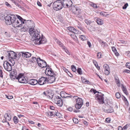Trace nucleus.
Masks as SVG:
<instances>
[{"mask_svg": "<svg viewBox=\"0 0 130 130\" xmlns=\"http://www.w3.org/2000/svg\"><path fill=\"white\" fill-rule=\"evenodd\" d=\"M30 35L32 37V40L35 44L39 45L44 44L46 42V39L45 38L42 37L41 38L40 35L37 30H35L33 28H31L29 30Z\"/></svg>", "mask_w": 130, "mask_h": 130, "instance_id": "nucleus-1", "label": "nucleus"}, {"mask_svg": "<svg viewBox=\"0 0 130 130\" xmlns=\"http://www.w3.org/2000/svg\"><path fill=\"white\" fill-rule=\"evenodd\" d=\"M17 71L15 69L12 70L11 73V77L12 80H13L14 79H16L18 80V82L21 83H26L27 82L26 79L23 76V74L20 73L17 76Z\"/></svg>", "mask_w": 130, "mask_h": 130, "instance_id": "nucleus-2", "label": "nucleus"}, {"mask_svg": "<svg viewBox=\"0 0 130 130\" xmlns=\"http://www.w3.org/2000/svg\"><path fill=\"white\" fill-rule=\"evenodd\" d=\"M16 17L14 14H9L6 16L5 18L6 24L7 25L12 24L14 27H20L21 25H16L15 22Z\"/></svg>", "mask_w": 130, "mask_h": 130, "instance_id": "nucleus-3", "label": "nucleus"}, {"mask_svg": "<svg viewBox=\"0 0 130 130\" xmlns=\"http://www.w3.org/2000/svg\"><path fill=\"white\" fill-rule=\"evenodd\" d=\"M111 102H108L106 101H105L104 103L106 106L104 109V111L107 113H110L113 112L114 110L113 108L111 106L112 105V103H110Z\"/></svg>", "mask_w": 130, "mask_h": 130, "instance_id": "nucleus-4", "label": "nucleus"}, {"mask_svg": "<svg viewBox=\"0 0 130 130\" xmlns=\"http://www.w3.org/2000/svg\"><path fill=\"white\" fill-rule=\"evenodd\" d=\"M53 4V8L56 11L60 10L63 7L62 1L61 0L56 1L54 2Z\"/></svg>", "mask_w": 130, "mask_h": 130, "instance_id": "nucleus-5", "label": "nucleus"}, {"mask_svg": "<svg viewBox=\"0 0 130 130\" xmlns=\"http://www.w3.org/2000/svg\"><path fill=\"white\" fill-rule=\"evenodd\" d=\"M54 101L55 103L57 104L59 106L61 107L62 105V101L61 98L58 96H54Z\"/></svg>", "mask_w": 130, "mask_h": 130, "instance_id": "nucleus-6", "label": "nucleus"}, {"mask_svg": "<svg viewBox=\"0 0 130 130\" xmlns=\"http://www.w3.org/2000/svg\"><path fill=\"white\" fill-rule=\"evenodd\" d=\"M98 91V102L99 104H102L104 103V94L102 93L103 91L99 90Z\"/></svg>", "mask_w": 130, "mask_h": 130, "instance_id": "nucleus-7", "label": "nucleus"}, {"mask_svg": "<svg viewBox=\"0 0 130 130\" xmlns=\"http://www.w3.org/2000/svg\"><path fill=\"white\" fill-rule=\"evenodd\" d=\"M63 7L69 8L72 4V2L71 0H63L62 1Z\"/></svg>", "mask_w": 130, "mask_h": 130, "instance_id": "nucleus-8", "label": "nucleus"}, {"mask_svg": "<svg viewBox=\"0 0 130 130\" xmlns=\"http://www.w3.org/2000/svg\"><path fill=\"white\" fill-rule=\"evenodd\" d=\"M3 66L4 69L8 71H10L12 70V67L10 62L7 61H4Z\"/></svg>", "mask_w": 130, "mask_h": 130, "instance_id": "nucleus-9", "label": "nucleus"}, {"mask_svg": "<svg viewBox=\"0 0 130 130\" xmlns=\"http://www.w3.org/2000/svg\"><path fill=\"white\" fill-rule=\"evenodd\" d=\"M17 16L18 18V19H17L16 18L15 22L17 23L16 24V25H21L20 27H21L22 26L23 24H24V21H23V19L20 16L17 15Z\"/></svg>", "mask_w": 130, "mask_h": 130, "instance_id": "nucleus-10", "label": "nucleus"}, {"mask_svg": "<svg viewBox=\"0 0 130 130\" xmlns=\"http://www.w3.org/2000/svg\"><path fill=\"white\" fill-rule=\"evenodd\" d=\"M18 55L19 56L18 58L19 59L21 56L27 58H29L31 56V54L28 52H20L19 53Z\"/></svg>", "mask_w": 130, "mask_h": 130, "instance_id": "nucleus-11", "label": "nucleus"}, {"mask_svg": "<svg viewBox=\"0 0 130 130\" xmlns=\"http://www.w3.org/2000/svg\"><path fill=\"white\" fill-rule=\"evenodd\" d=\"M83 105V102L82 99L80 98L78 99L76 101V104L75 106L77 109H80Z\"/></svg>", "mask_w": 130, "mask_h": 130, "instance_id": "nucleus-12", "label": "nucleus"}, {"mask_svg": "<svg viewBox=\"0 0 130 130\" xmlns=\"http://www.w3.org/2000/svg\"><path fill=\"white\" fill-rule=\"evenodd\" d=\"M7 52L8 54V56L9 59H15L17 57L16 54L13 51H8Z\"/></svg>", "mask_w": 130, "mask_h": 130, "instance_id": "nucleus-13", "label": "nucleus"}, {"mask_svg": "<svg viewBox=\"0 0 130 130\" xmlns=\"http://www.w3.org/2000/svg\"><path fill=\"white\" fill-rule=\"evenodd\" d=\"M48 81L47 78L42 77L39 79V84L40 85H42L46 83Z\"/></svg>", "mask_w": 130, "mask_h": 130, "instance_id": "nucleus-14", "label": "nucleus"}, {"mask_svg": "<svg viewBox=\"0 0 130 130\" xmlns=\"http://www.w3.org/2000/svg\"><path fill=\"white\" fill-rule=\"evenodd\" d=\"M38 64L39 66L42 68L45 67L46 66V63L44 60L40 58H39V61H38Z\"/></svg>", "mask_w": 130, "mask_h": 130, "instance_id": "nucleus-15", "label": "nucleus"}, {"mask_svg": "<svg viewBox=\"0 0 130 130\" xmlns=\"http://www.w3.org/2000/svg\"><path fill=\"white\" fill-rule=\"evenodd\" d=\"M2 122H7L10 121L11 118V117L10 115H9L8 113H5L4 115V117L3 118Z\"/></svg>", "mask_w": 130, "mask_h": 130, "instance_id": "nucleus-16", "label": "nucleus"}, {"mask_svg": "<svg viewBox=\"0 0 130 130\" xmlns=\"http://www.w3.org/2000/svg\"><path fill=\"white\" fill-rule=\"evenodd\" d=\"M103 67L104 68L105 74L106 75H108L110 73V68L107 64H104L103 65Z\"/></svg>", "mask_w": 130, "mask_h": 130, "instance_id": "nucleus-17", "label": "nucleus"}, {"mask_svg": "<svg viewBox=\"0 0 130 130\" xmlns=\"http://www.w3.org/2000/svg\"><path fill=\"white\" fill-rule=\"evenodd\" d=\"M45 74L47 75L53 76V74L54 73L51 69H49V68H46L45 71Z\"/></svg>", "mask_w": 130, "mask_h": 130, "instance_id": "nucleus-18", "label": "nucleus"}, {"mask_svg": "<svg viewBox=\"0 0 130 130\" xmlns=\"http://www.w3.org/2000/svg\"><path fill=\"white\" fill-rule=\"evenodd\" d=\"M60 95L62 98H67L68 97L71 98L72 96V95L67 94L65 92L62 91L60 93Z\"/></svg>", "mask_w": 130, "mask_h": 130, "instance_id": "nucleus-19", "label": "nucleus"}, {"mask_svg": "<svg viewBox=\"0 0 130 130\" xmlns=\"http://www.w3.org/2000/svg\"><path fill=\"white\" fill-rule=\"evenodd\" d=\"M72 11L74 14H78L80 13V10L78 8L74 7L72 8Z\"/></svg>", "mask_w": 130, "mask_h": 130, "instance_id": "nucleus-20", "label": "nucleus"}, {"mask_svg": "<svg viewBox=\"0 0 130 130\" xmlns=\"http://www.w3.org/2000/svg\"><path fill=\"white\" fill-rule=\"evenodd\" d=\"M27 82L25 83H28V84L32 85H35L37 84L38 83L37 81L35 79H30L27 81L26 80Z\"/></svg>", "mask_w": 130, "mask_h": 130, "instance_id": "nucleus-21", "label": "nucleus"}, {"mask_svg": "<svg viewBox=\"0 0 130 130\" xmlns=\"http://www.w3.org/2000/svg\"><path fill=\"white\" fill-rule=\"evenodd\" d=\"M121 88L123 92L126 95H128V93L127 92V89L124 86L123 84H121Z\"/></svg>", "mask_w": 130, "mask_h": 130, "instance_id": "nucleus-22", "label": "nucleus"}, {"mask_svg": "<svg viewBox=\"0 0 130 130\" xmlns=\"http://www.w3.org/2000/svg\"><path fill=\"white\" fill-rule=\"evenodd\" d=\"M56 42L63 49H65V47L63 45V44L61 43L60 41L56 39L55 40Z\"/></svg>", "mask_w": 130, "mask_h": 130, "instance_id": "nucleus-23", "label": "nucleus"}, {"mask_svg": "<svg viewBox=\"0 0 130 130\" xmlns=\"http://www.w3.org/2000/svg\"><path fill=\"white\" fill-rule=\"evenodd\" d=\"M100 44L101 45L102 47H104L106 46L107 44L106 43L103 42L102 40H101L100 39L99 40Z\"/></svg>", "mask_w": 130, "mask_h": 130, "instance_id": "nucleus-24", "label": "nucleus"}, {"mask_svg": "<svg viewBox=\"0 0 130 130\" xmlns=\"http://www.w3.org/2000/svg\"><path fill=\"white\" fill-rule=\"evenodd\" d=\"M115 82L117 86L119 87H120V82L118 78L117 77L115 78Z\"/></svg>", "mask_w": 130, "mask_h": 130, "instance_id": "nucleus-25", "label": "nucleus"}, {"mask_svg": "<svg viewBox=\"0 0 130 130\" xmlns=\"http://www.w3.org/2000/svg\"><path fill=\"white\" fill-rule=\"evenodd\" d=\"M55 111L56 112L55 115L58 118H60L62 117L61 115L58 112L57 110H55Z\"/></svg>", "mask_w": 130, "mask_h": 130, "instance_id": "nucleus-26", "label": "nucleus"}, {"mask_svg": "<svg viewBox=\"0 0 130 130\" xmlns=\"http://www.w3.org/2000/svg\"><path fill=\"white\" fill-rule=\"evenodd\" d=\"M39 58H40L39 57H38L37 58H36L35 57H32V61L33 62H37L38 63V61H39Z\"/></svg>", "mask_w": 130, "mask_h": 130, "instance_id": "nucleus-27", "label": "nucleus"}, {"mask_svg": "<svg viewBox=\"0 0 130 130\" xmlns=\"http://www.w3.org/2000/svg\"><path fill=\"white\" fill-rule=\"evenodd\" d=\"M56 112L55 111L50 112L48 113V116H49L51 117L52 116H55Z\"/></svg>", "mask_w": 130, "mask_h": 130, "instance_id": "nucleus-28", "label": "nucleus"}, {"mask_svg": "<svg viewBox=\"0 0 130 130\" xmlns=\"http://www.w3.org/2000/svg\"><path fill=\"white\" fill-rule=\"evenodd\" d=\"M67 29L72 32H73L74 30H75V28L73 27H68L67 28Z\"/></svg>", "mask_w": 130, "mask_h": 130, "instance_id": "nucleus-29", "label": "nucleus"}, {"mask_svg": "<svg viewBox=\"0 0 130 130\" xmlns=\"http://www.w3.org/2000/svg\"><path fill=\"white\" fill-rule=\"evenodd\" d=\"M13 59H11L9 60V62H10V64H11L12 66L14 65L15 63V61Z\"/></svg>", "mask_w": 130, "mask_h": 130, "instance_id": "nucleus-30", "label": "nucleus"}, {"mask_svg": "<svg viewBox=\"0 0 130 130\" xmlns=\"http://www.w3.org/2000/svg\"><path fill=\"white\" fill-rule=\"evenodd\" d=\"M13 120L14 123L15 124L17 123L19 121L18 118L16 116H14L13 117Z\"/></svg>", "mask_w": 130, "mask_h": 130, "instance_id": "nucleus-31", "label": "nucleus"}, {"mask_svg": "<svg viewBox=\"0 0 130 130\" xmlns=\"http://www.w3.org/2000/svg\"><path fill=\"white\" fill-rule=\"evenodd\" d=\"M103 24V20H102L98 18V25H102Z\"/></svg>", "mask_w": 130, "mask_h": 130, "instance_id": "nucleus-32", "label": "nucleus"}, {"mask_svg": "<svg viewBox=\"0 0 130 130\" xmlns=\"http://www.w3.org/2000/svg\"><path fill=\"white\" fill-rule=\"evenodd\" d=\"M80 38L83 40H84L86 39V37L83 35H81L80 36Z\"/></svg>", "mask_w": 130, "mask_h": 130, "instance_id": "nucleus-33", "label": "nucleus"}, {"mask_svg": "<svg viewBox=\"0 0 130 130\" xmlns=\"http://www.w3.org/2000/svg\"><path fill=\"white\" fill-rule=\"evenodd\" d=\"M116 96L117 99L120 98L121 97V95L119 92H117L115 94Z\"/></svg>", "mask_w": 130, "mask_h": 130, "instance_id": "nucleus-34", "label": "nucleus"}, {"mask_svg": "<svg viewBox=\"0 0 130 130\" xmlns=\"http://www.w3.org/2000/svg\"><path fill=\"white\" fill-rule=\"evenodd\" d=\"M73 120L74 122L76 124H77L78 123V120L76 118H73Z\"/></svg>", "mask_w": 130, "mask_h": 130, "instance_id": "nucleus-35", "label": "nucleus"}, {"mask_svg": "<svg viewBox=\"0 0 130 130\" xmlns=\"http://www.w3.org/2000/svg\"><path fill=\"white\" fill-rule=\"evenodd\" d=\"M77 72L80 75H81L82 74V71L81 70V69L80 68H78L77 70Z\"/></svg>", "mask_w": 130, "mask_h": 130, "instance_id": "nucleus-36", "label": "nucleus"}, {"mask_svg": "<svg viewBox=\"0 0 130 130\" xmlns=\"http://www.w3.org/2000/svg\"><path fill=\"white\" fill-rule=\"evenodd\" d=\"M103 55L102 53L100 52H98V58H101L103 57Z\"/></svg>", "mask_w": 130, "mask_h": 130, "instance_id": "nucleus-37", "label": "nucleus"}, {"mask_svg": "<svg viewBox=\"0 0 130 130\" xmlns=\"http://www.w3.org/2000/svg\"><path fill=\"white\" fill-rule=\"evenodd\" d=\"M27 28L25 27H23L21 29V31H27Z\"/></svg>", "mask_w": 130, "mask_h": 130, "instance_id": "nucleus-38", "label": "nucleus"}, {"mask_svg": "<svg viewBox=\"0 0 130 130\" xmlns=\"http://www.w3.org/2000/svg\"><path fill=\"white\" fill-rule=\"evenodd\" d=\"M71 67V68L72 69V71L74 72H75L76 70V68L74 67V66L73 65Z\"/></svg>", "mask_w": 130, "mask_h": 130, "instance_id": "nucleus-39", "label": "nucleus"}, {"mask_svg": "<svg viewBox=\"0 0 130 130\" xmlns=\"http://www.w3.org/2000/svg\"><path fill=\"white\" fill-rule=\"evenodd\" d=\"M73 33L76 34H78L80 33V32L78 30H77L75 28V30H74Z\"/></svg>", "mask_w": 130, "mask_h": 130, "instance_id": "nucleus-40", "label": "nucleus"}, {"mask_svg": "<svg viewBox=\"0 0 130 130\" xmlns=\"http://www.w3.org/2000/svg\"><path fill=\"white\" fill-rule=\"evenodd\" d=\"M90 92H93L94 94H95L96 93L98 92V91L93 89H91L90 90Z\"/></svg>", "mask_w": 130, "mask_h": 130, "instance_id": "nucleus-41", "label": "nucleus"}, {"mask_svg": "<svg viewBox=\"0 0 130 130\" xmlns=\"http://www.w3.org/2000/svg\"><path fill=\"white\" fill-rule=\"evenodd\" d=\"M93 62L96 68H98V63L95 60H93Z\"/></svg>", "mask_w": 130, "mask_h": 130, "instance_id": "nucleus-42", "label": "nucleus"}, {"mask_svg": "<svg viewBox=\"0 0 130 130\" xmlns=\"http://www.w3.org/2000/svg\"><path fill=\"white\" fill-rule=\"evenodd\" d=\"M111 119L109 118H108L106 119L105 121L106 122L109 123Z\"/></svg>", "mask_w": 130, "mask_h": 130, "instance_id": "nucleus-43", "label": "nucleus"}, {"mask_svg": "<svg viewBox=\"0 0 130 130\" xmlns=\"http://www.w3.org/2000/svg\"><path fill=\"white\" fill-rule=\"evenodd\" d=\"M125 65L127 68L129 69V68H130V62H127Z\"/></svg>", "mask_w": 130, "mask_h": 130, "instance_id": "nucleus-44", "label": "nucleus"}, {"mask_svg": "<svg viewBox=\"0 0 130 130\" xmlns=\"http://www.w3.org/2000/svg\"><path fill=\"white\" fill-rule=\"evenodd\" d=\"M128 6V4L127 3H126V4H125L124 6L122 7V8L123 9H125L127 8Z\"/></svg>", "mask_w": 130, "mask_h": 130, "instance_id": "nucleus-45", "label": "nucleus"}, {"mask_svg": "<svg viewBox=\"0 0 130 130\" xmlns=\"http://www.w3.org/2000/svg\"><path fill=\"white\" fill-rule=\"evenodd\" d=\"M5 5L7 6L9 8H11L10 5L7 2H5Z\"/></svg>", "mask_w": 130, "mask_h": 130, "instance_id": "nucleus-46", "label": "nucleus"}, {"mask_svg": "<svg viewBox=\"0 0 130 130\" xmlns=\"http://www.w3.org/2000/svg\"><path fill=\"white\" fill-rule=\"evenodd\" d=\"M62 69L66 72L67 73V71H68L67 69L66 68L64 67H62Z\"/></svg>", "mask_w": 130, "mask_h": 130, "instance_id": "nucleus-47", "label": "nucleus"}, {"mask_svg": "<svg viewBox=\"0 0 130 130\" xmlns=\"http://www.w3.org/2000/svg\"><path fill=\"white\" fill-rule=\"evenodd\" d=\"M121 97L122 98V99L124 101H127V99H126V98H125V97L123 95H122L121 96Z\"/></svg>", "mask_w": 130, "mask_h": 130, "instance_id": "nucleus-48", "label": "nucleus"}, {"mask_svg": "<svg viewBox=\"0 0 130 130\" xmlns=\"http://www.w3.org/2000/svg\"><path fill=\"white\" fill-rule=\"evenodd\" d=\"M112 49L114 53H115L117 51L116 48L114 47H112Z\"/></svg>", "mask_w": 130, "mask_h": 130, "instance_id": "nucleus-49", "label": "nucleus"}, {"mask_svg": "<svg viewBox=\"0 0 130 130\" xmlns=\"http://www.w3.org/2000/svg\"><path fill=\"white\" fill-rule=\"evenodd\" d=\"M6 97L7 98L9 99H12L13 98L12 96H7L6 95Z\"/></svg>", "mask_w": 130, "mask_h": 130, "instance_id": "nucleus-50", "label": "nucleus"}, {"mask_svg": "<svg viewBox=\"0 0 130 130\" xmlns=\"http://www.w3.org/2000/svg\"><path fill=\"white\" fill-rule=\"evenodd\" d=\"M73 98L74 99H75V100H77L78 99H80V98H79L77 96H74L73 97Z\"/></svg>", "mask_w": 130, "mask_h": 130, "instance_id": "nucleus-51", "label": "nucleus"}, {"mask_svg": "<svg viewBox=\"0 0 130 130\" xmlns=\"http://www.w3.org/2000/svg\"><path fill=\"white\" fill-rule=\"evenodd\" d=\"M124 72L129 73L130 72V71L128 70H125L123 71Z\"/></svg>", "mask_w": 130, "mask_h": 130, "instance_id": "nucleus-52", "label": "nucleus"}, {"mask_svg": "<svg viewBox=\"0 0 130 130\" xmlns=\"http://www.w3.org/2000/svg\"><path fill=\"white\" fill-rule=\"evenodd\" d=\"M68 110L70 111H72L73 109L72 107H70L68 108Z\"/></svg>", "mask_w": 130, "mask_h": 130, "instance_id": "nucleus-53", "label": "nucleus"}, {"mask_svg": "<svg viewBox=\"0 0 130 130\" xmlns=\"http://www.w3.org/2000/svg\"><path fill=\"white\" fill-rule=\"evenodd\" d=\"M65 49H64L65 51L67 53L68 55H70V53L69 52V51L67 50H66V48L65 47Z\"/></svg>", "mask_w": 130, "mask_h": 130, "instance_id": "nucleus-54", "label": "nucleus"}, {"mask_svg": "<svg viewBox=\"0 0 130 130\" xmlns=\"http://www.w3.org/2000/svg\"><path fill=\"white\" fill-rule=\"evenodd\" d=\"M91 5L92 7H93L94 8H96L97 7V6L96 4H92Z\"/></svg>", "mask_w": 130, "mask_h": 130, "instance_id": "nucleus-55", "label": "nucleus"}, {"mask_svg": "<svg viewBox=\"0 0 130 130\" xmlns=\"http://www.w3.org/2000/svg\"><path fill=\"white\" fill-rule=\"evenodd\" d=\"M87 44L89 46V47H90L91 46V44L90 42L89 41H88L87 42Z\"/></svg>", "mask_w": 130, "mask_h": 130, "instance_id": "nucleus-56", "label": "nucleus"}, {"mask_svg": "<svg viewBox=\"0 0 130 130\" xmlns=\"http://www.w3.org/2000/svg\"><path fill=\"white\" fill-rule=\"evenodd\" d=\"M50 109L52 110H54L55 108L53 106H50Z\"/></svg>", "mask_w": 130, "mask_h": 130, "instance_id": "nucleus-57", "label": "nucleus"}, {"mask_svg": "<svg viewBox=\"0 0 130 130\" xmlns=\"http://www.w3.org/2000/svg\"><path fill=\"white\" fill-rule=\"evenodd\" d=\"M104 13H105V12H100V15H102L103 16H105Z\"/></svg>", "mask_w": 130, "mask_h": 130, "instance_id": "nucleus-58", "label": "nucleus"}, {"mask_svg": "<svg viewBox=\"0 0 130 130\" xmlns=\"http://www.w3.org/2000/svg\"><path fill=\"white\" fill-rule=\"evenodd\" d=\"M127 125H125L123 127V128H122L123 130H126V129L127 128Z\"/></svg>", "mask_w": 130, "mask_h": 130, "instance_id": "nucleus-59", "label": "nucleus"}, {"mask_svg": "<svg viewBox=\"0 0 130 130\" xmlns=\"http://www.w3.org/2000/svg\"><path fill=\"white\" fill-rule=\"evenodd\" d=\"M82 82L83 83L85 80H86V79L84 77H82Z\"/></svg>", "mask_w": 130, "mask_h": 130, "instance_id": "nucleus-60", "label": "nucleus"}, {"mask_svg": "<svg viewBox=\"0 0 130 130\" xmlns=\"http://www.w3.org/2000/svg\"><path fill=\"white\" fill-rule=\"evenodd\" d=\"M28 122L29 123L31 124H34L35 123L33 121H32L29 120L28 121Z\"/></svg>", "mask_w": 130, "mask_h": 130, "instance_id": "nucleus-61", "label": "nucleus"}, {"mask_svg": "<svg viewBox=\"0 0 130 130\" xmlns=\"http://www.w3.org/2000/svg\"><path fill=\"white\" fill-rule=\"evenodd\" d=\"M0 77H3L2 71H0Z\"/></svg>", "mask_w": 130, "mask_h": 130, "instance_id": "nucleus-62", "label": "nucleus"}, {"mask_svg": "<svg viewBox=\"0 0 130 130\" xmlns=\"http://www.w3.org/2000/svg\"><path fill=\"white\" fill-rule=\"evenodd\" d=\"M37 4L39 6H41V3H40V2L38 1L37 2Z\"/></svg>", "mask_w": 130, "mask_h": 130, "instance_id": "nucleus-63", "label": "nucleus"}, {"mask_svg": "<svg viewBox=\"0 0 130 130\" xmlns=\"http://www.w3.org/2000/svg\"><path fill=\"white\" fill-rule=\"evenodd\" d=\"M127 56L130 57V51H128L127 53Z\"/></svg>", "mask_w": 130, "mask_h": 130, "instance_id": "nucleus-64", "label": "nucleus"}]
</instances>
